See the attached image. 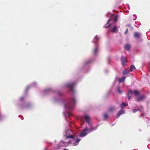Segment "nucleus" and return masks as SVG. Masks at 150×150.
Listing matches in <instances>:
<instances>
[{"label": "nucleus", "mask_w": 150, "mask_h": 150, "mask_svg": "<svg viewBox=\"0 0 150 150\" xmlns=\"http://www.w3.org/2000/svg\"><path fill=\"white\" fill-rule=\"evenodd\" d=\"M75 104L76 101L74 97H73L69 100L68 103L65 105V107L69 109H72Z\"/></svg>", "instance_id": "1"}, {"label": "nucleus", "mask_w": 150, "mask_h": 150, "mask_svg": "<svg viewBox=\"0 0 150 150\" xmlns=\"http://www.w3.org/2000/svg\"><path fill=\"white\" fill-rule=\"evenodd\" d=\"M118 19V16L117 15H112L110 17V19L108 21L107 23L105 24L104 27L105 28H107L109 27L110 26V24L109 23L111 21H114L115 22H116Z\"/></svg>", "instance_id": "2"}, {"label": "nucleus", "mask_w": 150, "mask_h": 150, "mask_svg": "<svg viewBox=\"0 0 150 150\" xmlns=\"http://www.w3.org/2000/svg\"><path fill=\"white\" fill-rule=\"evenodd\" d=\"M93 129H94V128L92 127H91L90 129H88L87 128L84 129L81 133L80 136L81 137H83L87 134L86 132L87 131H89V132H91Z\"/></svg>", "instance_id": "3"}, {"label": "nucleus", "mask_w": 150, "mask_h": 150, "mask_svg": "<svg viewBox=\"0 0 150 150\" xmlns=\"http://www.w3.org/2000/svg\"><path fill=\"white\" fill-rule=\"evenodd\" d=\"M70 142L69 141L68 142L66 143L65 142H61L57 146V147L56 148V149H59L62 147H66L68 146V144Z\"/></svg>", "instance_id": "4"}, {"label": "nucleus", "mask_w": 150, "mask_h": 150, "mask_svg": "<svg viewBox=\"0 0 150 150\" xmlns=\"http://www.w3.org/2000/svg\"><path fill=\"white\" fill-rule=\"evenodd\" d=\"M75 85V83H69L67 84V86L69 87L70 89L69 90V92H74V90L73 89V88L74 86Z\"/></svg>", "instance_id": "5"}, {"label": "nucleus", "mask_w": 150, "mask_h": 150, "mask_svg": "<svg viewBox=\"0 0 150 150\" xmlns=\"http://www.w3.org/2000/svg\"><path fill=\"white\" fill-rule=\"evenodd\" d=\"M145 96L144 95H142L138 97L136 100L137 101H140L144 99L145 98Z\"/></svg>", "instance_id": "6"}, {"label": "nucleus", "mask_w": 150, "mask_h": 150, "mask_svg": "<svg viewBox=\"0 0 150 150\" xmlns=\"http://www.w3.org/2000/svg\"><path fill=\"white\" fill-rule=\"evenodd\" d=\"M121 60L123 66H124L125 64L127 62V59L126 57H124L122 56L121 58Z\"/></svg>", "instance_id": "7"}, {"label": "nucleus", "mask_w": 150, "mask_h": 150, "mask_svg": "<svg viewBox=\"0 0 150 150\" xmlns=\"http://www.w3.org/2000/svg\"><path fill=\"white\" fill-rule=\"evenodd\" d=\"M84 118L85 119L89 125H90L89 121H90V118L88 116L86 115L84 116Z\"/></svg>", "instance_id": "8"}, {"label": "nucleus", "mask_w": 150, "mask_h": 150, "mask_svg": "<svg viewBox=\"0 0 150 150\" xmlns=\"http://www.w3.org/2000/svg\"><path fill=\"white\" fill-rule=\"evenodd\" d=\"M134 36L135 38L137 39H139L140 37V34L138 32H135L134 33Z\"/></svg>", "instance_id": "9"}, {"label": "nucleus", "mask_w": 150, "mask_h": 150, "mask_svg": "<svg viewBox=\"0 0 150 150\" xmlns=\"http://www.w3.org/2000/svg\"><path fill=\"white\" fill-rule=\"evenodd\" d=\"M117 26H114L113 28L111 30V31L113 33H117Z\"/></svg>", "instance_id": "10"}, {"label": "nucleus", "mask_w": 150, "mask_h": 150, "mask_svg": "<svg viewBox=\"0 0 150 150\" xmlns=\"http://www.w3.org/2000/svg\"><path fill=\"white\" fill-rule=\"evenodd\" d=\"M124 112L123 110H121L117 114V117L118 118L121 115L124 114Z\"/></svg>", "instance_id": "11"}, {"label": "nucleus", "mask_w": 150, "mask_h": 150, "mask_svg": "<svg viewBox=\"0 0 150 150\" xmlns=\"http://www.w3.org/2000/svg\"><path fill=\"white\" fill-rule=\"evenodd\" d=\"M80 140V139H77L75 141L74 143H73V145L74 146L77 145L79 144V142Z\"/></svg>", "instance_id": "12"}, {"label": "nucleus", "mask_w": 150, "mask_h": 150, "mask_svg": "<svg viewBox=\"0 0 150 150\" xmlns=\"http://www.w3.org/2000/svg\"><path fill=\"white\" fill-rule=\"evenodd\" d=\"M98 51V46H96L94 49L93 50V54L94 55H96V54L97 52Z\"/></svg>", "instance_id": "13"}, {"label": "nucleus", "mask_w": 150, "mask_h": 150, "mask_svg": "<svg viewBox=\"0 0 150 150\" xmlns=\"http://www.w3.org/2000/svg\"><path fill=\"white\" fill-rule=\"evenodd\" d=\"M128 105L127 103H125V102H123L121 105V107L122 108H123Z\"/></svg>", "instance_id": "14"}, {"label": "nucleus", "mask_w": 150, "mask_h": 150, "mask_svg": "<svg viewBox=\"0 0 150 150\" xmlns=\"http://www.w3.org/2000/svg\"><path fill=\"white\" fill-rule=\"evenodd\" d=\"M129 71L128 69H125L123 71V74L124 75H126L129 73Z\"/></svg>", "instance_id": "15"}, {"label": "nucleus", "mask_w": 150, "mask_h": 150, "mask_svg": "<svg viewBox=\"0 0 150 150\" xmlns=\"http://www.w3.org/2000/svg\"><path fill=\"white\" fill-rule=\"evenodd\" d=\"M66 138L67 139L71 138L72 139H74V136L72 135H69L67 136H66Z\"/></svg>", "instance_id": "16"}, {"label": "nucleus", "mask_w": 150, "mask_h": 150, "mask_svg": "<svg viewBox=\"0 0 150 150\" xmlns=\"http://www.w3.org/2000/svg\"><path fill=\"white\" fill-rule=\"evenodd\" d=\"M135 69L136 68L135 66L134 65H132L130 66L129 70L130 71H132Z\"/></svg>", "instance_id": "17"}, {"label": "nucleus", "mask_w": 150, "mask_h": 150, "mask_svg": "<svg viewBox=\"0 0 150 150\" xmlns=\"http://www.w3.org/2000/svg\"><path fill=\"white\" fill-rule=\"evenodd\" d=\"M134 94L135 96H138L139 95V92L138 91L134 90Z\"/></svg>", "instance_id": "18"}, {"label": "nucleus", "mask_w": 150, "mask_h": 150, "mask_svg": "<svg viewBox=\"0 0 150 150\" xmlns=\"http://www.w3.org/2000/svg\"><path fill=\"white\" fill-rule=\"evenodd\" d=\"M126 77H123L122 78H120L119 79V83L124 82Z\"/></svg>", "instance_id": "19"}, {"label": "nucleus", "mask_w": 150, "mask_h": 150, "mask_svg": "<svg viewBox=\"0 0 150 150\" xmlns=\"http://www.w3.org/2000/svg\"><path fill=\"white\" fill-rule=\"evenodd\" d=\"M130 48V46L128 45H126L125 46V48L128 50H129Z\"/></svg>", "instance_id": "20"}, {"label": "nucleus", "mask_w": 150, "mask_h": 150, "mask_svg": "<svg viewBox=\"0 0 150 150\" xmlns=\"http://www.w3.org/2000/svg\"><path fill=\"white\" fill-rule=\"evenodd\" d=\"M115 108L114 107H111L109 108V112H112L115 110Z\"/></svg>", "instance_id": "21"}, {"label": "nucleus", "mask_w": 150, "mask_h": 150, "mask_svg": "<svg viewBox=\"0 0 150 150\" xmlns=\"http://www.w3.org/2000/svg\"><path fill=\"white\" fill-rule=\"evenodd\" d=\"M99 38L98 37V36L97 35L96 36L94 39V42H96V41L98 40V39Z\"/></svg>", "instance_id": "22"}, {"label": "nucleus", "mask_w": 150, "mask_h": 150, "mask_svg": "<svg viewBox=\"0 0 150 150\" xmlns=\"http://www.w3.org/2000/svg\"><path fill=\"white\" fill-rule=\"evenodd\" d=\"M117 91L120 94H121L122 93V91L120 89L119 87L117 88Z\"/></svg>", "instance_id": "23"}, {"label": "nucleus", "mask_w": 150, "mask_h": 150, "mask_svg": "<svg viewBox=\"0 0 150 150\" xmlns=\"http://www.w3.org/2000/svg\"><path fill=\"white\" fill-rule=\"evenodd\" d=\"M108 116L107 114H104V119L105 120L107 119L108 118Z\"/></svg>", "instance_id": "24"}, {"label": "nucleus", "mask_w": 150, "mask_h": 150, "mask_svg": "<svg viewBox=\"0 0 150 150\" xmlns=\"http://www.w3.org/2000/svg\"><path fill=\"white\" fill-rule=\"evenodd\" d=\"M132 93H133V92H132V90H130L129 91L128 94H132Z\"/></svg>", "instance_id": "25"}, {"label": "nucleus", "mask_w": 150, "mask_h": 150, "mask_svg": "<svg viewBox=\"0 0 150 150\" xmlns=\"http://www.w3.org/2000/svg\"><path fill=\"white\" fill-rule=\"evenodd\" d=\"M24 97H21L20 98V100L21 101H23L24 100Z\"/></svg>", "instance_id": "26"}, {"label": "nucleus", "mask_w": 150, "mask_h": 150, "mask_svg": "<svg viewBox=\"0 0 150 150\" xmlns=\"http://www.w3.org/2000/svg\"><path fill=\"white\" fill-rule=\"evenodd\" d=\"M127 97L129 99H130L131 98V96H130L129 94H128Z\"/></svg>", "instance_id": "27"}, {"label": "nucleus", "mask_w": 150, "mask_h": 150, "mask_svg": "<svg viewBox=\"0 0 150 150\" xmlns=\"http://www.w3.org/2000/svg\"><path fill=\"white\" fill-rule=\"evenodd\" d=\"M137 111V109H134L133 110V112H134V113L135 112Z\"/></svg>", "instance_id": "28"}, {"label": "nucleus", "mask_w": 150, "mask_h": 150, "mask_svg": "<svg viewBox=\"0 0 150 150\" xmlns=\"http://www.w3.org/2000/svg\"><path fill=\"white\" fill-rule=\"evenodd\" d=\"M128 29H127L126 30V31L125 32V34H127V32H128Z\"/></svg>", "instance_id": "29"}, {"label": "nucleus", "mask_w": 150, "mask_h": 150, "mask_svg": "<svg viewBox=\"0 0 150 150\" xmlns=\"http://www.w3.org/2000/svg\"><path fill=\"white\" fill-rule=\"evenodd\" d=\"M2 118V115L0 114V120Z\"/></svg>", "instance_id": "30"}, {"label": "nucleus", "mask_w": 150, "mask_h": 150, "mask_svg": "<svg viewBox=\"0 0 150 150\" xmlns=\"http://www.w3.org/2000/svg\"><path fill=\"white\" fill-rule=\"evenodd\" d=\"M137 110V111H141V110L139 109L138 108Z\"/></svg>", "instance_id": "31"}, {"label": "nucleus", "mask_w": 150, "mask_h": 150, "mask_svg": "<svg viewBox=\"0 0 150 150\" xmlns=\"http://www.w3.org/2000/svg\"><path fill=\"white\" fill-rule=\"evenodd\" d=\"M49 90H50V89H48L47 90H46L45 91L46 92L47 91H49Z\"/></svg>", "instance_id": "32"}, {"label": "nucleus", "mask_w": 150, "mask_h": 150, "mask_svg": "<svg viewBox=\"0 0 150 150\" xmlns=\"http://www.w3.org/2000/svg\"><path fill=\"white\" fill-rule=\"evenodd\" d=\"M64 150H69L67 149H64Z\"/></svg>", "instance_id": "33"}, {"label": "nucleus", "mask_w": 150, "mask_h": 150, "mask_svg": "<svg viewBox=\"0 0 150 150\" xmlns=\"http://www.w3.org/2000/svg\"><path fill=\"white\" fill-rule=\"evenodd\" d=\"M69 115H72V114H71V113H69Z\"/></svg>", "instance_id": "34"}]
</instances>
